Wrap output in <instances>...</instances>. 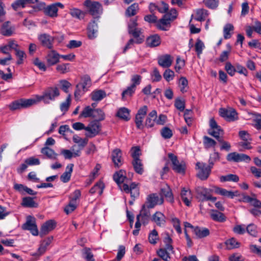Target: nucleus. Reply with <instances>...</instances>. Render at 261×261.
<instances>
[{"label":"nucleus","mask_w":261,"mask_h":261,"mask_svg":"<svg viewBox=\"0 0 261 261\" xmlns=\"http://www.w3.org/2000/svg\"><path fill=\"white\" fill-rule=\"evenodd\" d=\"M60 94L59 89L56 86L48 87L46 88L42 95L38 96V101H43L45 104H49L54 101Z\"/></svg>","instance_id":"nucleus-1"},{"label":"nucleus","mask_w":261,"mask_h":261,"mask_svg":"<svg viewBox=\"0 0 261 261\" xmlns=\"http://www.w3.org/2000/svg\"><path fill=\"white\" fill-rule=\"evenodd\" d=\"M84 5L88 9L89 13L92 16L94 19H98L102 13V6L101 4L95 1L86 0Z\"/></svg>","instance_id":"nucleus-2"},{"label":"nucleus","mask_w":261,"mask_h":261,"mask_svg":"<svg viewBox=\"0 0 261 261\" xmlns=\"http://www.w3.org/2000/svg\"><path fill=\"white\" fill-rule=\"evenodd\" d=\"M37 100L34 99L20 98L12 101L8 105L11 111H15L28 108L36 103Z\"/></svg>","instance_id":"nucleus-3"},{"label":"nucleus","mask_w":261,"mask_h":261,"mask_svg":"<svg viewBox=\"0 0 261 261\" xmlns=\"http://www.w3.org/2000/svg\"><path fill=\"white\" fill-rule=\"evenodd\" d=\"M196 169L198 170L197 177L202 180H205L208 177L212 168L205 163L197 162L196 164Z\"/></svg>","instance_id":"nucleus-4"},{"label":"nucleus","mask_w":261,"mask_h":261,"mask_svg":"<svg viewBox=\"0 0 261 261\" xmlns=\"http://www.w3.org/2000/svg\"><path fill=\"white\" fill-rule=\"evenodd\" d=\"M72 140L74 143L78 144V145H74L72 146V150L74 151L75 156H79L81 151L87 144L88 140L87 138L82 139L76 135L73 136Z\"/></svg>","instance_id":"nucleus-5"},{"label":"nucleus","mask_w":261,"mask_h":261,"mask_svg":"<svg viewBox=\"0 0 261 261\" xmlns=\"http://www.w3.org/2000/svg\"><path fill=\"white\" fill-rule=\"evenodd\" d=\"M87 131L85 135L88 138H93L97 135L101 130V125L97 120H93L86 127Z\"/></svg>","instance_id":"nucleus-6"},{"label":"nucleus","mask_w":261,"mask_h":261,"mask_svg":"<svg viewBox=\"0 0 261 261\" xmlns=\"http://www.w3.org/2000/svg\"><path fill=\"white\" fill-rule=\"evenodd\" d=\"M220 115L227 121H233L238 119V113L233 108H220L219 111Z\"/></svg>","instance_id":"nucleus-7"},{"label":"nucleus","mask_w":261,"mask_h":261,"mask_svg":"<svg viewBox=\"0 0 261 261\" xmlns=\"http://www.w3.org/2000/svg\"><path fill=\"white\" fill-rule=\"evenodd\" d=\"M22 228L23 230H29L33 236L38 235V230L36 224V219L33 216H28L27 217V221L22 225Z\"/></svg>","instance_id":"nucleus-8"},{"label":"nucleus","mask_w":261,"mask_h":261,"mask_svg":"<svg viewBox=\"0 0 261 261\" xmlns=\"http://www.w3.org/2000/svg\"><path fill=\"white\" fill-rule=\"evenodd\" d=\"M226 159L228 161L234 162H240L243 161L249 162L251 161V158L248 155L243 153H239L236 152L228 154Z\"/></svg>","instance_id":"nucleus-9"},{"label":"nucleus","mask_w":261,"mask_h":261,"mask_svg":"<svg viewBox=\"0 0 261 261\" xmlns=\"http://www.w3.org/2000/svg\"><path fill=\"white\" fill-rule=\"evenodd\" d=\"M38 39L41 44L48 49H52L54 38L49 34L43 33L39 35Z\"/></svg>","instance_id":"nucleus-10"},{"label":"nucleus","mask_w":261,"mask_h":261,"mask_svg":"<svg viewBox=\"0 0 261 261\" xmlns=\"http://www.w3.org/2000/svg\"><path fill=\"white\" fill-rule=\"evenodd\" d=\"M163 202V198H159L156 194L153 193L147 196L146 201L144 204L148 208H153L156 204H161Z\"/></svg>","instance_id":"nucleus-11"},{"label":"nucleus","mask_w":261,"mask_h":261,"mask_svg":"<svg viewBox=\"0 0 261 261\" xmlns=\"http://www.w3.org/2000/svg\"><path fill=\"white\" fill-rule=\"evenodd\" d=\"M210 129L208 130V134L215 138L218 137L222 134L223 130L221 127L219 126L214 118H211L210 121Z\"/></svg>","instance_id":"nucleus-12"},{"label":"nucleus","mask_w":261,"mask_h":261,"mask_svg":"<svg viewBox=\"0 0 261 261\" xmlns=\"http://www.w3.org/2000/svg\"><path fill=\"white\" fill-rule=\"evenodd\" d=\"M197 198L200 201H207L210 198L211 190L203 187H198L196 189Z\"/></svg>","instance_id":"nucleus-13"},{"label":"nucleus","mask_w":261,"mask_h":261,"mask_svg":"<svg viewBox=\"0 0 261 261\" xmlns=\"http://www.w3.org/2000/svg\"><path fill=\"white\" fill-rule=\"evenodd\" d=\"M56 226V223L53 220H49L46 221L42 225L40 235L43 237L49 233L50 231L53 230Z\"/></svg>","instance_id":"nucleus-14"},{"label":"nucleus","mask_w":261,"mask_h":261,"mask_svg":"<svg viewBox=\"0 0 261 261\" xmlns=\"http://www.w3.org/2000/svg\"><path fill=\"white\" fill-rule=\"evenodd\" d=\"M60 55L55 50H51L46 56V60L47 65L49 66H53L59 62Z\"/></svg>","instance_id":"nucleus-15"},{"label":"nucleus","mask_w":261,"mask_h":261,"mask_svg":"<svg viewBox=\"0 0 261 261\" xmlns=\"http://www.w3.org/2000/svg\"><path fill=\"white\" fill-rule=\"evenodd\" d=\"M112 160L115 167L119 168L122 165V152L120 149L116 148L112 152Z\"/></svg>","instance_id":"nucleus-16"},{"label":"nucleus","mask_w":261,"mask_h":261,"mask_svg":"<svg viewBox=\"0 0 261 261\" xmlns=\"http://www.w3.org/2000/svg\"><path fill=\"white\" fill-rule=\"evenodd\" d=\"M87 30L89 38L93 39L96 37L98 33V25L95 20H93L89 23Z\"/></svg>","instance_id":"nucleus-17"},{"label":"nucleus","mask_w":261,"mask_h":261,"mask_svg":"<svg viewBox=\"0 0 261 261\" xmlns=\"http://www.w3.org/2000/svg\"><path fill=\"white\" fill-rule=\"evenodd\" d=\"M209 15L208 11L203 8H199L195 10L194 18L198 21H204Z\"/></svg>","instance_id":"nucleus-18"},{"label":"nucleus","mask_w":261,"mask_h":261,"mask_svg":"<svg viewBox=\"0 0 261 261\" xmlns=\"http://www.w3.org/2000/svg\"><path fill=\"white\" fill-rule=\"evenodd\" d=\"M38 0H16L11 4V7L15 11L19 8H25L28 5L37 3Z\"/></svg>","instance_id":"nucleus-19"},{"label":"nucleus","mask_w":261,"mask_h":261,"mask_svg":"<svg viewBox=\"0 0 261 261\" xmlns=\"http://www.w3.org/2000/svg\"><path fill=\"white\" fill-rule=\"evenodd\" d=\"M171 21L172 20L171 18H168V15H164L162 18L157 21L156 27L160 30L167 31L170 27Z\"/></svg>","instance_id":"nucleus-20"},{"label":"nucleus","mask_w":261,"mask_h":261,"mask_svg":"<svg viewBox=\"0 0 261 261\" xmlns=\"http://www.w3.org/2000/svg\"><path fill=\"white\" fill-rule=\"evenodd\" d=\"M159 65L163 68L169 67L172 63V60L170 55L166 54L160 56L158 59Z\"/></svg>","instance_id":"nucleus-21"},{"label":"nucleus","mask_w":261,"mask_h":261,"mask_svg":"<svg viewBox=\"0 0 261 261\" xmlns=\"http://www.w3.org/2000/svg\"><path fill=\"white\" fill-rule=\"evenodd\" d=\"M141 28H136L135 29L128 31V33L131 34L136 39L135 42L137 44H141L144 40V36L142 35V31Z\"/></svg>","instance_id":"nucleus-22"},{"label":"nucleus","mask_w":261,"mask_h":261,"mask_svg":"<svg viewBox=\"0 0 261 261\" xmlns=\"http://www.w3.org/2000/svg\"><path fill=\"white\" fill-rule=\"evenodd\" d=\"M157 118V112L155 110H152L149 114L145 122V126L147 128L153 127L156 124Z\"/></svg>","instance_id":"nucleus-23"},{"label":"nucleus","mask_w":261,"mask_h":261,"mask_svg":"<svg viewBox=\"0 0 261 261\" xmlns=\"http://www.w3.org/2000/svg\"><path fill=\"white\" fill-rule=\"evenodd\" d=\"M150 208H148L145 204H143L140 214L138 215L139 216V218H141V221L143 224L147 223L150 218Z\"/></svg>","instance_id":"nucleus-24"},{"label":"nucleus","mask_w":261,"mask_h":261,"mask_svg":"<svg viewBox=\"0 0 261 261\" xmlns=\"http://www.w3.org/2000/svg\"><path fill=\"white\" fill-rule=\"evenodd\" d=\"M169 161L170 166L172 169L177 173H179V162L178 160L177 156L173 153H169L168 154Z\"/></svg>","instance_id":"nucleus-25"},{"label":"nucleus","mask_w":261,"mask_h":261,"mask_svg":"<svg viewBox=\"0 0 261 261\" xmlns=\"http://www.w3.org/2000/svg\"><path fill=\"white\" fill-rule=\"evenodd\" d=\"M180 196L185 204L188 206H190L192 199V194L191 191L188 189L186 190L185 188H183L180 192Z\"/></svg>","instance_id":"nucleus-26"},{"label":"nucleus","mask_w":261,"mask_h":261,"mask_svg":"<svg viewBox=\"0 0 261 261\" xmlns=\"http://www.w3.org/2000/svg\"><path fill=\"white\" fill-rule=\"evenodd\" d=\"M160 37L157 34L150 36L146 39V44L149 47H156L157 46H159L160 44Z\"/></svg>","instance_id":"nucleus-27"},{"label":"nucleus","mask_w":261,"mask_h":261,"mask_svg":"<svg viewBox=\"0 0 261 261\" xmlns=\"http://www.w3.org/2000/svg\"><path fill=\"white\" fill-rule=\"evenodd\" d=\"M160 195L161 198H163V200L164 198H165L167 201L170 202H172L173 201L172 193L169 187L166 186L162 188L161 189Z\"/></svg>","instance_id":"nucleus-28"},{"label":"nucleus","mask_w":261,"mask_h":261,"mask_svg":"<svg viewBox=\"0 0 261 261\" xmlns=\"http://www.w3.org/2000/svg\"><path fill=\"white\" fill-rule=\"evenodd\" d=\"M210 216L214 221L219 222H224L226 220V218L225 215L223 213L217 210H211L210 212Z\"/></svg>","instance_id":"nucleus-29"},{"label":"nucleus","mask_w":261,"mask_h":261,"mask_svg":"<svg viewBox=\"0 0 261 261\" xmlns=\"http://www.w3.org/2000/svg\"><path fill=\"white\" fill-rule=\"evenodd\" d=\"M193 233L197 238L201 239L208 236L210 234V230L208 228L205 227L197 226L195 227V229H194Z\"/></svg>","instance_id":"nucleus-30"},{"label":"nucleus","mask_w":261,"mask_h":261,"mask_svg":"<svg viewBox=\"0 0 261 261\" xmlns=\"http://www.w3.org/2000/svg\"><path fill=\"white\" fill-rule=\"evenodd\" d=\"M215 190L216 193L231 198H233L235 196H237L238 193L237 191H227L225 189L219 187H216Z\"/></svg>","instance_id":"nucleus-31"},{"label":"nucleus","mask_w":261,"mask_h":261,"mask_svg":"<svg viewBox=\"0 0 261 261\" xmlns=\"http://www.w3.org/2000/svg\"><path fill=\"white\" fill-rule=\"evenodd\" d=\"M58 8L54 4L47 6L44 11V13L50 17L58 16Z\"/></svg>","instance_id":"nucleus-32"},{"label":"nucleus","mask_w":261,"mask_h":261,"mask_svg":"<svg viewBox=\"0 0 261 261\" xmlns=\"http://www.w3.org/2000/svg\"><path fill=\"white\" fill-rule=\"evenodd\" d=\"M41 152L49 159L57 160L58 154L53 149L48 146L43 147L41 150Z\"/></svg>","instance_id":"nucleus-33"},{"label":"nucleus","mask_w":261,"mask_h":261,"mask_svg":"<svg viewBox=\"0 0 261 261\" xmlns=\"http://www.w3.org/2000/svg\"><path fill=\"white\" fill-rule=\"evenodd\" d=\"M107 96L106 92L103 90H96L93 91L91 94V99L93 101H99Z\"/></svg>","instance_id":"nucleus-34"},{"label":"nucleus","mask_w":261,"mask_h":261,"mask_svg":"<svg viewBox=\"0 0 261 261\" xmlns=\"http://www.w3.org/2000/svg\"><path fill=\"white\" fill-rule=\"evenodd\" d=\"M152 220L156 225L161 226L165 223V217L162 213L157 212L153 215Z\"/></svg>","instance_id":"nucleus-35"},{"label":"nucleus","mask_w":261,"mask_h":261,"mask_svg":"<svg viewBox=\"0 0 261 261\" xmlns=\"http://www.w3.org/2000/svg\"><path fill=\"white\" fill-rule=\"evenodd\" d=\"M129 110L126 108H120L117 113V116L125 120L128 121L130 119Z\"/></svg>","instance_id":"nucleus-36"},{"label":"nucleus","mask_w":261,"mask_h":261,"mask_svg":"<svg viewBox=\"0 0 261 261\" xmlns=\"http://www.w3.org/2000/svg\"><path fill=\"white\" fill-rule=\"evenodd\" d=\"M139 7L138 3H134L129 6L125 11V15L127 17H132L135 15L139 11Z\"/></svg>","instance_id":"nucleus-37"},{"label":"nucleus","mask_w":261,"mask_h":261,"mask_svg":"<svg viewBox=\"0 0 261 261\" xmlns=\"http://www.w3.org/2000/svg\"><path fill=\"white\" fill-rule=\"evenodd\" d=\"M243 199L244 202L249 203L251 205L257 207L261 208V201L255 198H252L247 195H244Z\"/></svg>","instance_id":"nucleus-38"},{"label":"nucleus","mask_w":261,"mask_h":261,"mask_svg":"<svg viewBox=\"0 0 261 261\" xmlns=\"http://www.w3.org/2000/svg\"><path fill=\"white\" fill-rule=\"evenodd\" d=\"M22 205L26 207H37L38 204L34 200V198L31 197H25L23 198Z\"/></svg>","instance_id":"nucleus-39"},{"label":"nucleus","mask_w":261,"mask_h":261,"mask_svg":"<svg viewBox=\"0 0 261 261\" xmlns=\"http://www.w3.org/2000/svg\"><path fill=\"white\" fill-rule=\"evenodd\" d=\"M69 13L73 17L82 20L84 18L86 13L79 9L73 8L70 9Z\"/></svg>","instance_id":"nucleus-40"},{"label":"nucleus","mask_w":261,"mask_h":261,"mask_svg":"<svg viewBox=\"0 0 261 261\" xmlns=\"http://www.w3.org/2000/svg\"><path fill=\"white\" fill-rule=\"evenodd\" d=\"M132 165L136 173L139 174H142L144 171L143 164L140 159L133 160Z\"/></svg>","instance_id":"nucleus-41"},{"label":"nucleus","mask_w":261,"mask_h":261,"mask_svg":"<svg viewBox=\"0 0 261 261\" xmlns=\"http://www.w3.org/2000/svg\"><path fill=\"white\" fill-rule=\"evenodd\" d=\"M78 84L81 85L82 89L88 90V88L91 86V80L88 75H85L81 79V82Z\"/></svg>","instance_id":"nucleus-42"},{"label":"nucleus","mask_w":261,"mask_h":261,"mask_svg":"<svg viewBox=\"0 0 261 261\" xmlns=\"http://www.w3.org/2000/svg\"><path fill=\"white\" fill-rule=\"evenodd\" d=\"M225 244L226 245V248L228 250L239 248L240 245V243L234 238L227 240L226 241Z\"/></svg>","instance_id":"nucleus-43"},{"label":"nucleus","mask_w":261,"mask_h":261,"mask_svg":"<svg viewBox=\"0 0 261 261\" xmlns=\"http://www.w3.org/2000/svg\"><path fill=\"white\" fill-rule=\"evenodd\" d=\"M50 242L51 240L49 239L43 241L40 244L37 252L34 253L33 255H41L43 254L46 251V248L50 244Z\"/></svg>","instance_id":"nucleus-44"},{"label":"nucleus","mask_w":261,"mask_h":261,"mask_svg":"<svg viewBox=\"0 0 261 261\" xmlns=\"http://www.w3.org/2000/svg\"><path fill=\"white\" fill-rule=\"evenodd\" d=\"M169 251L166 248H160L156 251L157 254L164 261H169L170 259Z\"/></svg>","instance_id":"nucleus-45"},{"label":"nucleus","mask_w":261,"mask_h":261,"mask_svg":"<svg viewBox=\"0 0 261 261\" xmlns=\"http://www.w3.org/2000/svg\"><path fill=\"white\" fill-rule=\"evenodd\" d=\"M104 187L105 186L102 182H98L90 189L89 192L91 194H93L96 192H98L99 194H101L103 192Z\"/></svg>","instance_id":"nucleus-46"},{"label":"nucleus","mask_w":261,"mask_h":261,"mask_svg":"<svg viewBox=\"0 0 261 261\" xmlns=\"http://www.w3.org/2000/svg\"><path fill=\"white\" fill-rule=\"evenodd\" d=\"M105 113L100 109H93L92 113V117L95 118V120H97L98 122L105 119Z\"/></svg>","instance_id":"nucleus-47"},{"label":"nucleus","mask_w":261,"mask_h":261,"mask_svg":"<svg viewBox=\"0 0 261 261\" xmlns=\"http://www.w3.org/2000/svg\"><path fill=\"white\" fill-rule=\"evenodd\" d=\"M136 89L132 87L128 86L121 93V98L122 100H125L126 97H132L135 93Z\"/></svg>","instance_id":"nucleus-48"},{"label":"nucleus","mask_w":261,"mask_h":261,"mask_svg":"<svg viewBox=\"0 0 261 261\" xmlns=\"http://www.w3.org/2000/svg\"><path fill=\"white\" fill-rule=\"evenodd\" d=\"M234 27L231 23H227L223 29V35L225 39H229L231 37V31H233Z\"/></svg>","instance_id":"nucleus-49"},{"label":"nucleus","mask_w":261,"mask_h":261,"mask_svg":"<svg viewBox=\"0 0 261 261\" xmlns=\"http://www.w3.org/2000/svg\"><path fill=\"white\" fill-rule=\"evenodd\" d=\"M125 178L126 177L123 174L122 170H120L118 172H116L113 175L114 180L118 185L120 184H122L124 182Z\"/></svg>","instance_id":"nucleus-50"},{"label":"nucleus","mask_w":261,"mask_h":261,"mask_svg":"<svg viewBox=\"0 0 261 261\" xmlns=\"http://www.w3.org/2000/svg\"><path fill=\"white\" fill-rule=\"evenodd\" d=\"M87 91L86 89H82L81 85L77 84L75 87L74 95L76 100H79L81 97L83 96L85 93Z\"/></svg>","instance_id":"nucleus-51"},{"label":"nucleus","mask_w":261,"mask_h":261,"mask_svg":"<svg viewBox=\"0 0 261 261\" xmlns=\"http://www.w3.org/2000/svg\"><path fill=\"white\" fill-rule=\"evenodd\" d=\"M239 180V177L236 174H230L225 176H222L220 177V181L222 182L226 181L238 182Z\"/></svg>","instance_id":"nucleus-52"},{"label":"nucleus","mask_w":261,"mask_h":261,"mask_svg":"<svg viewBox=\"0 0 261 261\" xmlns=\"http://www.w3.org/2000/svg\"><path fill=\"white\" fill-rule=\"evenodd\" d=\"M142 79V76L139 74L133 75L130 79L131 84L130 86L136 89L137 86L141 84Z\"/></svg>","instance_id":"nucleus-53"},{"label":"nucleus","mask_w":261,"mask_h":261,"mask_svg":"<svg viewBox=\"0 0 261 261\" xmlns=\"http://www.w3.org/2000/svg\"><path fill=\"white\" fill-rule=\"evenodd\" d=\"M161 135L165 139H169L173 136L172 130L167 126L164 127L161 130Z\"/></svg>","instance_id":"nucleus-54"},{"label":"nucleus","mask_w":261,"mask_h":261,"mask_svg":"<svg viewBox=\"0 0 261 261\" xmlns=\"http://www.w3.org/2000/svg\"><path fill=\"white\" fill-rule=\"evenodd\" d=\"M158 240L159 236L158 232L155 229H153L148 236V241L150 244L154 245L156 244Z\"/></svg>","instance_id":"nucleus-55"},{"label":"nucleus","mask_w":261,"mask_h":261,"mask_svg":"<svg viewBox=\"0 0 261 261\" xmlns=\"http://www.w3.org/2000/svg\"><path fill=\"white\" fill-rule=\"evenodd\" d=\"M69 63H64L59 64L56 67V70L58 72L62 74L66 73L69 71Z\"/></svg>","instance_id":"nucleus-56"},{"label":"nucleus","mask_w":261,"mask_h":261,"mask_svg":"<svg viewBox=\"0 0 261 261\" xmlns=\"http://www.w3.org/2000/svg\"><path fill=\"white\" fill-rule=\"evenodd\" d=\"M193 112L191 109H186L184 111V117L185 122L187 123L188 125L190 126L192 124Z\"/></svg>","instance_id":"nucleus-57"},{"label":"nucleus","mask_w":261,"mask_h":261,"mask_svg":"<svg viewBox=\"0 0 261 261\" xmlns=\"http://www.w3.org/2000/svg\"><path fill=\"white\" fill-rule=\"evenodd\" d=\"M203 144L206 148H208L214 147L216 144V141L212 138L207 137L204 136L203 137Z\"/></svg>","instance_id":"nucleus-58"},{"label":"nucleus","mask_w":261,"mask_h":261,"mask_svg":"<svg viewBox=\"0 0 261 261\" xmlns=\"http://www.w3.org/2000/svg\"><path fill=\"white\" fill-rule=\"evenodd\" d=\"M254 117L253 121L255 122L254 126L258 130L261 129V115L258 113H252Z\"/></svg>","instance_id":"nucleus-59"},{"label":"nucleus","mask_w":261,"mask_h":261,"mask_svg":"<svg viewBox=\"0 0 261 261\" xmlns=\"http://www.w3.org/2000/svg\"><path fill=\"white\" fill-rule=\"evenodd\" d=\"M189 87L188 81L186 77H180V92L185 93L188 91Z\"/></svg>","instance_id":"nucleus-60"},{"label":"nucleus","mask_w":261,"mask_h":261,"mask_svg":"<svg viewBox=\"0 0 261 261\" xmlns=\"http://www.w3.org/2000/svg\"><path fill=\"white\" fill-rule=\"evenodd\" d=\"M71 102V96L69 95L66 98V101L62 102L60 105V110L62 112L65 113L67 112L69 108Z\"/></svg>","instance_id":"nucleus-61"},{"label":"nucleus","mask_w":261,"mask_h":261,"mask_svg":"<svg viewBox=\"0 0 261 261\" xmlns=\"http://www.w3.org/2000/svg\"><path fill=\"white\" fill-rule=\"evenodd\" d=\"M195 47L197 55L199 56L202 54V50L204 48V44L200 39H197L195 44Z\"/></svg>","instance_id":"nucleus-62"},{"label":"nucleus","mask_w":261,"mask_h":261,"mask_svg":"<svg viewBox=\"0 0 261 261\" xmlns=\"http://www.w3.org/2000/svg\"><path fill=\"white\" fill-rule=\"evenodd\" d=\"M93 109L90 106L86 107L81 112L80 116L81 117L88 118L92 116Z\"/></svg>","instance_id":"nucleus-63"},{"label":"nucleus","mask_w":261,"mask_h":261,"mask_svg":"<svg viewBox=\"0 0 261 261\" xmlns=\"http://www.w3.org/2000/svg\"><path fill=\"white\" fill-rule=\"evenodd\" d=\"M203 4L208 8L215 9L219 4V0H203Z\"/></svg>","instance_id":"nucleus-64"}]
</instances>
